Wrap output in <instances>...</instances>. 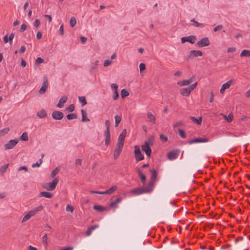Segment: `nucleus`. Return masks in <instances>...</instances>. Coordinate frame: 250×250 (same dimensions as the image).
Returning <instances> with one entry per match:
<instances>
[{"instance_id": "nucleus-22", "label": "nucleus", "mask_w": 250, "mask_h": 250, "mask_svg": "<svg viewBox=\"0 0 250 250\" xmlns=\"http://www.w3.org/2000/svg\"><path fill=\"white\" fill-rule=\"evenodd\" d=\"M147 116L149 122H152L153 124H155L156 118L151 112H148Z\"/></svg>"}, {"instance_id": "nucleus-49", "label": "nucleus", "mask_w": 250, "mask_h": 250, "mask_svg": "<svg viewBox=\"0 0 250 250\" xmlns=\"http://www.w3.org/2000/svg\"><path fill=\"white\" fill-rule=\"evenodd\" d=\"M124 145V142L118 141L116 147L122 149Z\"/></svg>"}, {"instance_id": "nucleus-45", "label": "nucleus", "mask_w": 250, "mask_h": 250, "mask_svg": "<svg viewBox=\"0 0 250 250\" xmlns=\"http://www.w3.org/2000/svg\"><path fill=\"white\" fill-rule=\"evenodd\" d=\"M183 125H184L183 122L182 121H178V122L175 123V124H174L173 125V127L174 128H176L179 126H183Z\"/></svg>"}, {"instance_id": "nucleus-1", "label": "nucleus", "mask_w": 250, "mask_h": 250, "mask_svg": "<svg viewBox=\"0 0 250 250\" xmlns=\"http://www.w3.org/2000/svg\"><path fill=\"white\" fill-rule=\"evenodd\" d=\"M44 208V206L40 205L38 207H35L29 211L22 219L21 223H24L29 220L31 217L34 216L39 212L42 211Z\"/></svg>"}, {"instance_id": "nucleus-28", "label": "nucleus", "mask_w": 250, "mask_h": 250, "mask_svg": "<svg viewBox=\"0 0 250 250\" xmlns=\"http://www.w3.org/2000/svg\"><path fill=\"white\" fill-rule=\"evenodd\" d=\"M93 208L94 209L100 212L106 210V208L100 205H94L93 207Z\"/></svg>"}, {"instance_id": "nucleus-53", "label": "nucleus", "mask_w": 250, "mask_h": 250, "mask_svg": "<svg viewBox=\"0 0 250 250\" xmlns=\"http://www.w3.org/2000/svg\"><path fill=\"white\" fill-rule=\"evenodd\" d=\"M139 68L140 71H143L146 69V65L144 63H141L139 65Z\"/></svg>"}, {"instance_id": "nucleus-26", "label": "nucleus", "mask_w": 250, "mask_h": 250, "mask_svg": "<svg viewBox=\"0 0 250 250\" xmlns=\"http://www.w3.org/2000/svg\"><path fill=\"white\" fill-rule=\"evenodd\" d=\"M122 149L115 147L114 151V158L117 159L119 156Z\"/></svg>"}, {"instance_id": "nucleus-3", "label": "nucleus", "mask_w": 250, "mask_h": 250, "mask_svg": "<svg viewBox=\"0 0 250 250\" xmlns=\"http://www.w3.org/2000/svg\"><path fill=\"white\" fill-rule=\"evenodd\" d=\"M59 182V179L55 178L53 179L52 182L46 183L43 185L42 187L45 189L49 191H52L55 188Z\"/></svg>"}, {"instance_id": "nucleus-9", "label": "nucleus", "mask_w": 250, "mask_h": 250, "mask_svg": "<svg viewBox=\"0 0 250 250\" xmlns=\"http://www.w3.org/2000/svg\"><path fill=\"white\" fill-rule=\"evenodd\" d=\"M234 80L231 79L227 81L226 83H224L220 90V92L221 94H223L226 89H229L231 84L233 83Z\"/></svg>"}, {"instance_id": "nucleus-61", "label": "nucleus", "mask_w": 250, "mask_h": 250, "mask_svg": "<svg viewBox=\"0 0 250 250\" xmlns=\"http://www.w3.org/2000/svg\"><path fill=\"white\" fill-rule=\"evenodd\" d=\"M98 64V61H96L92 63V65L91 66L92 69H94L96 68Z\"/></svg>"}, {"instance_id": "nucleus-59", "label": "nucleus", "mask_w": 250, "mask_h": 250, "mask_svg": "<svg viewBox=\"0 0 250 250\" xmlns=\"http://www.w3.org/2000/svg\"><path fill=\"white\" fill-rule=\"evenodd\" d=\"M105 125L106 127V131H109V126H110V122L109 120H106L105 122Z\"/></svg>"}, {"instance_id": "nucleus-40", "label": "nucleus", "mask_w": 250, "mask_h": 250, "mask_svg": "<svg viewBox=\"0 0 250 250\" xmlns=\"http://www.w3.org/2000/svg\"><path fill=\"white\" fill-rule=\"evenodd\" d=\"M121 96L123 98H124L125 97H127L129 95V92L125 89H123L121 90Z\"/></svg>"}, {"instance_id": "nucleus-8", "label": "nucleus", "mask_w": 250, "mask_h": 250, "mask_svg": "<svg viewBox=\"0 0 250 250\" xmlns=\"http://www.w3.org/2000/svg\"><path fill=\"white\" fill-rule=\"evenodd\" d=\"M203 55V53L200 50H192L189 51L187 58L188 59H192L194 57H201Z\"/></svg>"}, {"instance_id": "nucleus-15", "label": "nucleus", "mask_w": 250, "mask_h": 250, "mask_svg": "<svg viewBox=\"0 0 250 250\" xmlns=\"http://www.w3.org/2000/svg\"><path fill=\"white\" fill-rule=\"evenodd\" d=\"M191 92V90L189 88V87L187 88H182L180 90V93L184 96H188L190 93Z\"/></svg>"}, {"instance_id": "nucleus-33", "label": "nucleus", "mask_w": 250, "mask_h": 250, "mask_svg": "<svg viewBox=\"0 0 250 250\" xmlns=\"http://www.w3.org/2000/svg\"><path fill=\"white\" fill-rule=\"evenodd\" d=\"M138 172L140 176L141 181L144 184L145 183L146 179L145 175L143 174L140 169L138 170Z\"/></svg>"}, {"instance_id": "nucleus-63", "label": "nucleus", "mask_w": 250, "mask_h": 250, "mask_svg": "<svg viewBox=\"0 0 250 250\" xmlns=\"http://www.w3.org/2000/svg\"><path fill=\"white\" fill-rule=\"evenodd\" d=\"M182 72L180 71H177L174 73V75L176 77H180L182 75Z\"/></svg>"}, {"instance_id": "nucleus-56", "label": "nucleus", "mask_w": 250, "mask_h": 250, "mask_svg": "<svg viewBox=\"0 0 250 250\" xmlns=\"http://www.w3.org/2000/svg\"><path fill=\"white\" fill-rule=\"evenodd\" d=\"M74 109H75V106L73 104H71L69 105L67 108L68 111H69L70 112L73 111L74 110Z\"/></svg>"}, {"instance_id": "nucleus-4", "label": "nucleus", "mask_w": 250, "mask_h": 250, "mask_svg": "<svg viewBox=\"0 0 250 250\" xmlns=\"http://www.w3.org/2000/svg\"><path fill=\"white\" fill-rule=\"evenodd\" d=\"M151 139H149L147 141H145V144L142 146V150L145 152L147 157H150L151 154V149L149 146L150 143Z\"/></svg>"}, {"instance_id": "nucleus-25", "label": "nucleus", "mask_w": 250, "mask_h": 250, "mask_svg": "<svg viewBox=\"0 0 250 250\" xmlns=\"http://www.w3.org/2000/svg\"><path fill=\"white\" fill-rule=\"evenodd\" d=\"M241 57H250V50H243L240 55Z\"/></svg>"}, {"instance_id": "nucleus-62", "label": "nucleus", "mask_w": 250, "mask_h": 250, "mask_svg": "<svg viewBox=\"0 0 250 250\" xmlns=\"http://www.w3.org/2000/svg\"><path fill=\"white\" fill-rule=\"evenodd\" d=\"M235 51H236V48H235V47H229L227 50V52L228 53L234 52Z\"/></svg>"}, {"instance_id": "nucleus-35", "label": "nucleus", "mask_w": 250, "mask_h": 250, "mask_svg": "<svg viewBox=\"0 0 250 250\" xmlns=\"http://www.w3.org/2000/svg\"><path fill=\"white\" fill-rule=\"evenodd\" d=\"M122 200V198L121 197L118 198L115 201L112 202L110 204V207H117L116 205Z\"/></svg>"}, {"instance_id": "nucleus-46", "label": "nucleus", "mask_w": 250, "mask_h": 250, "mask_svg": "<svg viewBox=\"0 0 250 250\" xmlns=\"http://www.w3.org/2000/svg\"><path fill=\"white\" fill-rule=\"evenodd\" d=\"M67 118L69 120L75 119L77 118V115L75 114L72 113L67 115Z\"/></svg>"}, {"instance_id": "nucleus-52", "label": "nucleus", "mask_w": 250, "mask_h": 250, "mask_svg": "<svg viewBox=\"0 0 250 250\" xmlns=\"http://www.w3.org/2000/svg\"><path fill=\"white\" fill-rule=\"evenodd\" d=\"M112 62L110 60H105L104 62V65L105 67H107V66H109V65H110L112 63Z\"/></svg>"}, {"instance_id": "nucleus-6", "label": "nucleus", "mask_w": 250, "mask_h": 250, "mask_svg": "<svg viewBox=\"0 0 250 250\" xmlns=\"http://www.w3.org/2000/svg\"><path fill=\"white\" fill-rule=\"evenodd\" d=\"M134 154L137 161H139L144 159V157L140 151V147L138 146H136L134 147Z\"/></svg>"}, {"instance_id": "nucleus-16", "label": "nucleus", "mask_w": 250, "mask_h": 250, "mask_svg": "<svg viewBox=\"0 0 250 250\" xmlns=\"http://www.w3.org/2000/svg\"><path fill=\"white\" fill-rule=\"evenodd\" d=\"M194 78L193 76L192 78H190L189 80H185L182 81H179L177 82V84L180 86H185L188 85L190 84L192 82V78Z\"/></svg>"}, {"instance_id": "nucleus-51", "label": "nucleus", "mask_w": 250, "mask_h": 250, "mask_svg": "<svg viewBox=\"0 0 250 250\" xmlns=\"http://www.w3.org/2000/svg\"><path fill=\"white\" fill-rule=\"evenodd\" d=\"M160 138L161 140L164 142H166L168 140L167 137L163 134L160 135Z\"/></svg>"}, {"instance_id": "nucleus-58", "label": "nucleus", "mask_w": 250, "mask_h": 250, "mask_svg": "<svg viewBox=\"0 0 250 250\" xmlns=\"http://www.w3.org/2000/svg\"><path fill=\"white\" fill-rule=\"evenodd\" d=\"M44 62V60L43 59H42V58L41 57H38L36 60V63H42V62Z\"/></svg>"}, {"instance_id": "nucleus-48", "label": "nucleus", "mask_w": 250, "mask_h": 250, "mask_svg": "<svg viewBox=\"0 0 250 250\" xmlns=\"http://www.w3.org/2000/svg\"><path fill=\"white\" fill-rule=\"evenodd\" d=\"M66 210L68 212H73L74 208L72 206L67 205L66 208Z\"/></svg>"}, {"instance_id": "nucleus-23", "label": "nucleus", "mask_w": 250, "mask_h": 250, "mask_svg": "<svg viewBox=\"0 0 250 250\" xmlns=\"http://www.w3.org/2000/svg\"><path fill=\"white\" fill-rule=\"evenodd\" d=\"M37 116L40 118H44L47 116V113L44 109H42L37 114Z\"/></svg>"}, {"instance_id": "nucleus-17", "label": "nucleus", "mask_w": 250, "mask_h": 250, "mask_svg": "<svg viewBox=\"0 0 250 250\" xmlns=\"http://www.w3.org/2000/svg\"><path fill=\"white\" fill-rule=\"evenodd\" d=\"M67 97L66 96H63L61 97L60 99L58 104L57 106L59 108H62L64 104L67 102Z\"/></svg>"}, {"instance_id": "nucleus-27", "label": "nucleus", "mask_w": 250, "mask_h": 250, "mask_svg": "<svg viewBox=\"0 0 250 250\" xmlns=\"http://www.w3.org/2000/svg\"><path fill=\"white\" fill-rule=\"evenodd\" d=\"M187 42L191 43H194L196 41V37L193 35H190L187 37Z\"/></svg>"}, {"instance_id": "nucleus-39", "label": "nucleus", "mask_w": 250, "mask_h": 250, "mask_svg": "<svg viewBox=\"0 0 250 250\" xmlns=\"http://www.w3.org/2000/svg\"><path fill=\"white\" fill-rule=\"evenodd\" d=\"M79 99L80 102L82 104V106H84L87 104L85 97H84V96L79 97Z\"/></svg>"}, {"instance_id": "nucleus-20", "label": "nucleus", "mask_w": 250, "mask_h": 250, "mask_svg": "<svg viewBox=\"0 0 250 250\" xmlns=\"http://www.w3.org/2000/svg\"><path fill=\"white\" fill-rule=\"evenodd\" d=\"M98 227L99 226L98 225H95L88 228L85 233V235L87 236H90L91 234L92 231L98 228Z\"/></svg>"}, {"instance_id": "nucleus-42", "label": "nucleus", "mask_w": 250, "mask_h": 250, "mask_svg": "<svg viewBox=\"0 0 250 250\" xmlns=\"http://www.w3.org/2000/svg\"><path fill=\"white\" fill-rule=\"evenodd\" d=\"M77 23L76 19L75 17H73L71 18L70 21V24L72 27H74Z\"/></svg>"}, {"instance_id": "nucleus-50", "label": "nucleus", "mask_w": 250, "mask_h": 250, "mask_svg": "<svg viewBox=\"0 0 250 250\" xmlns=\"http://www.w3.org/2000/svg\"><path fill=\"white\" fill-rule=\"evenodd\" d=\"M151 171V179L155 180L157 177V173L155 170H152Z\"/></svg>"}, {"instance_id": "nucleus-57", "label": "nucleus", "mask_w": 250, "mask_h": 250, "mask_svg": "<svg viewBox=\"0 0 250 250\" xmlns=\"http://www.w3.org/2000/svg\"><path fill=\"white\" fill-rule=\"evenodd\" d=\"M40 21L39 19H36L34 23V25L36 28L38 27V26L40 25Z\"/></svg>"}, {"instance_id": "nucleus-47", "label": "nucleus", "mask_w": 250, "mask_h": 250, "mask_svg": "<svg viewBox=\"0 0 250 250\" xmlns=\"http://www.w3.org/2000/svg\"><path fill=\"white\" fill-rule=\"evenodd\" d=\"M117 189V187L116 186H114L109 188L108 190L109 194L113 193L116 189Z\"/></svg>"}, {"instance_id": "nucleus-18", "label": "nucleus", "mask_w": 250, "mask_h": 250, "mask_svg": "<svg viewBox=\"0 0 250 250\" xmlns=\"http://www.w3.org/2000/svg\"><path fill=\"white\" fill-rule=\"evenodd\" d=\"M104 135L105 137V144L106 146H107L110 143V131H106Z\"/></svg>"}, {"instance_id": "nucleus-29", "label": "nucleus", "mask_w": 250, "mask_h": 250, "mask_svg": "<svg viewBox=\"0 0 250 250\" xmlns=\"http://www.w3.org/2000/svg\"><path fill=\"white\" fill-rule=\"evenodd\" d=\"M191 120L194 123H196L198 125H201L202 121V117H199V118H196L194 117H191Z\"/></svg>"}, {"instance_id": "nucleus-13", "label": "nucleus", "mask_w": 250, "mask_h": 250, "mask_svg": "<svg viewBox=\"0 0 250 250\" xmlns=\"http://www.w3.org/2000/svg\"><path fill=\"white\" fill-rule=\"evenodd\" d=\"M209 141V139L208 138H195L188 141V143L189 144H192L193 143H206Z\"/></svg>"}, {"instance_id": "nucleus-60", "label": "nucleus", "mask_w": 250, "mask_h": 250, "mask_svg": "<svg viewBox=\"0 0 250 250\" xmlns=\"http://www.w3.org/2000/svg\"><path fill=\"white\" fill-rule=\"evenodd\" d=\"M197 85V82H196V83H193L192 84L190 85L189 86V88L190 89V90L191 91H192L194 88H195L196 87Z\"/></svg>"}, {"instance_id": "nucleus-34", "label": "nucleus", "mask_w": 250, "mask_h": 250, "mask_svg": "<svg viewBox=\"0 0 250 250\" xmlns=\"http://www.w3.org/2000/svg\"><path fill=\"white\" fill-rule=\"evenodd\" d=\"M115 126L117 127L119 125V124L120 123V122L122 120V118L121 116H120L118 115H116L115 116Z\"/></svg>"}, {"instance_id": "nucleus-11", "label": "nucleus", "mask_w": 250, "mask_h": 250, "mask_svg": "<svg viewBox=\"0 0 250 250\" xmlns=\"http://www.w3.org/2000/svg\"><path fill=\"white\" fill-rule=\"evenodd\" d=\"M111 87L112 90L113 91V93H114L113 98L114 100H116L118 99V98L119 96V93L117 91L118 88V85L116 83H112L111 85Z\"/></svg>"}, {"instance_id": "nucleus-5", "label": "nucleus", "mask_w": 250, "mask_h": 250, "mask_svg": "<svg viewBox=\"0 0 250 250\" xmlns=\"http://www.w3.org/2000/svg\"><path fill=\"white\" fill-rule=\"evenodd\" d=\"M19 139H15L14 140H10L4 146L5 150H8L13 148L18 143Z\"/></svg>"}, {"instance_id": "nucleus-19", "label": "nucleus", "mask_w": 250, "mask_h": 250, "mask_svg": "<svg viewBox=\"0 0 250 250\" xmlns=\"http://www.w3.org/2000/svg\"><path fill=\"white\" fill-rule=\"evenodd\" d=\"M126 129H125L122 131V132L120 134V135L118 137V142H124L125 139V137L126 136Z\"/></svg>"}, {"instance_id": "nucleus-36", "label": "nucleus", "mask_w": 250, "mask_h": 250, "mask_svg": "<svg viewBox=\"0 0 250 250\" xmlns=\"http://www.w3.org/2000/svg\"><path fill=\"white\" fill-rule=\"evenodd\" d=\"M191 22H194V26H195V27H200V28H203L204 27V24L203 23H199L197 21H195L194 20V19H192L191 20Z\"/></svg>"}, {"instance_id": "nucleus-21", "label": "nucleus", "mask_w": 250, "mask_h": 250, "mask_svg": "<svg viewBox=\"0 0 250 250\" xmlns=\"http://www.w3.org/2000/svg\"><path fill=\"white\" fill-rule=\"evenodd\" d=\"M40 197H45L48 198H51L53 197V194L51 193L46 192V191H42L40 193Z\"/></svg>"}, {"instance_id": "nucleus-7", "label": "nucleus", "mask_w": 250, "mask_h": 250, "mask_svg": "<svg viewBox=\"0 0 250 250\" xmlns=\"http://www.w3.org/2000/svg\"><path fill=\"white\" fill-rule=\"evenodd\" d=\"M210 44V42L209 39L207 37H205L201 39L200 41H199L197 43L196 45L199 47H203L208 46Z\"/></svg>"}, {"instance_id": "nucleus-38", "label": "nucleus", "mask_w": 250, "mask_h": 250, "mask_svg": "<svg viewBox=\"0 0 250 250\" xmlns=\"http://www.w3.org/2000/svg\"><path fill=\"white\" fill-rule=\"evenodd\" d=\"M42 244L46 246L48 244L47 242V234H45L42 238Z\"/></svg>"}, {"instance_id": "nucleus-54", "label": "nucleus", "mask_w": 250, "mask_h": 250, "mask_svg": "<svg viewBox=\"0 0 250 250\" xmlns=\"http://www.w3.org/2000/svg\"><path fill=\"white\" fill-rule=\"evenodd\" d=\"M14 38V34L13 33H11L10 34L9 38H8L10 44H12V42H13L12 41H13Z\"/></svg>"}, {"instance_id": "nucleus-55", "label": "nucleus", "mask_w": 250, "mask_h": 250, "mask_svg": "<svg viewBox=\"0 0 250 250\" xmlns=\"http://www.w3.org/2000/svg\"><path fill=\"white\" fill-rule=\"evenodd\" d=\"M223 26L222 25H218L214 28L213 31L214 32H217L219 30H220L222 29Z\"/></svg>"}, {"instance_id": "nucleus-31", "label": "nucleus", "mask_w": 250, "mask_h": 250, "mask_svg": "<svg viewBox=\"0 0 250 250\" xmlns=\"http://www.w3.org/2000/svg\"><path fill=\"white\" fill-rule=\"evenodd\" d=\"M82 114V121L83 122H88L89 121V119L86 117V113L83 110H81Z\"/></svg>"}, {"instance_id": "nucleus-44", "label": "nucleus", "mask_w": 250, "mask_h": 250, "mask_svg": "<svg viewBox=\"0 0 250 250\" xmlns=\"http://www.w3.org/2000/svg\"><path fill=\"white\" fill-rule=\"evenodd\" d=\"M43 157V155H42V158ZM42 158H41V159H40L39 160V162H37V163H34V164H32V167H40V165L42 164Z\"/></svg>"}, {"instance_id": "nucleus-30", "label": "nucleus", "mask_w": 250, "mask_h": 250, "mask_svg": "<svg viewBox=\"0 0 250 250\" xmlns=\"http://www.w3.org/2000/svg\"><path fill=\"white\" fill-rule=\"evenodd\" d=\"M10 129L8 127L4 128L0 130V137L3 136L4 135L7 134L9 131Z\"/></svg>"}, {"instance_id": "nucleus-2", "label": "nucleus", "mask_w": 250, "mask_h": 250, "mask_svg": "<svg viewBox=\"0 0 250 250\" xmlns=\"http://www.w3.org/2000/svg\"><path fill=\"white\" fill-rule=\"evenodd\" d=\"M153 182H150L148 186L143 188H134L131 190V193L135 195H138L143 193H148L153 189Z\"/></svg>"}, {"instance_id": "nucleus-12", "label": "nucleus", "mask_w": 250, "mask_h": 250, "mask_svg": "<svg viewBox=\"0 0 250 250\" xmlns=\"http://www.w3.org/2000/svg\"><path fill=\"white\" fill-rule=\"evenodd\" d=\"M48 87V80L47 78L46 77H44V81L42 83V86L39 90V92L40 94H43L44 93Z\"/></svg>"}, {"instance_id": "nucleus-10", "label": "nucleus", "mask_w": 250, "mask_h": 250, "mask_svg": "<svg viewBox=\"0 0 250 250\" xmlns=\"http://www.w3.org/2000/svg\"><path fill=\"white\" fill-rule=\"evenodd\" d=\"M179 150H175L169 152L167 154V158L170 160H173L175 159H176L179 154Z\"/></svg>"}, {"instance_id": "nucleus-64", "label": "nucleus", "mask_w": 250, "mask_h": 250, "mask_svg": "<svg viewBox=\"0 0 250 250\" xmlns=\"http://www.w3.org/2000/svg\"><path fill=\"white\" fill-rule=\"evenodd\" d=\"M27 28L26 25L25 24H22L21 26V31H25Z\"/></svg>"}, {"instance_id": "nucleus-14", "label": "nucleus", "mask_w": 250, "mask_h": 250, "mask_svg": "<svg viewBox=\"0 0 250 250\" xmlns=\"http://www.w3.org/2000/svg\"><path fill=\"white\" fill-rule=\"evenodd\" d=\"M52 116L55 120H61L63 117L62 112L59 111H55L52 112Z\"/></svg>"}, {"instance_id": "nucleus-32", "label": "nucleus", "mask_w": 250, "mask_h": 250, "mask_svg": "<svg viewBox=\"0 0 250 250\" xmlns=\"http://www.w3.org/2000/svg\"><path fill=\"white\" fill-rule=\"evenodd\" d=\"M20 139L23 141H27L28 140V133L26 132H24L20 137Z\"/></svg>"}, {"instance_id": "nucleus-41", "label": "nucleus", "mask_w": 250, "mask_h": 250, "mask_svg": "<svg viewBox=\"0 0 250 250\" xmlns=\"http://www.w3.org/2000/svg\"><path fill=\"white\" fill-rule=\"evenodd\" d=\"M178 133L179 136L183 139H185L187 137V135L186 132L182 129H179L178 130Z\"/></svg>"}, {"instance_id": "nucleus-37", "label": "nucleus", "mask_w": 250, "mask_h": 250, "mask_svg": "<svg viewBox=\"0 0 250 250\" xmlns=\"http://www.w3.org/2000/svg\"><path fill=\"white\" fill-rule=\"evenodd\" d=\"M8 166H9V164H5V165H4L2 166H1L0 167V173L1 174H3L5 172L7 168H8Z\"/></svg>"}, {"instance_id": "nucleus-43", "label": "nucleus", "mask_w": 250, "mask_h": 250, "mask_svg": "<svg viewBox=\"0 0 250 250\" xmlns=\"http://www.w3.org/2000/svg\"><path fill=\"white\" fill-rule=\"evenodd\" d=\"M59 169L58 167L55 168L50 174V177L54 178L59 172Z\"/></svg>"}, {"instance_id": "nucleus-24", "label": "nucleus", "mask_w": 250, "mask_h": 250, "mask_svg": "<svg viewBox=\"0 0 250 250\" xmlns=\"http://www.w3.org/2000/svg\"><path fill=\"white\" fill-rule=\"evenodd\" d=\"M221 115H222L224 117V118L229 123L231 122L233 120V116L232 114L231 113L229 114L228 116L222 113L221 114Z\"/></svg>"}]
</instances>
